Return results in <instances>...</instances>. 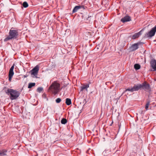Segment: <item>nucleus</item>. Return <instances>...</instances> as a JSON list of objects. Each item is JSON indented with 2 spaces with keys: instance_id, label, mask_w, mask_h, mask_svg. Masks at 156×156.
I'll return each instance as SVG.
<instances>
[{
  "instance_id": "nucleus-1",
  "label": "nucleus",
  "mask_w": 156,
  "mask_h": 156,
  "mask_svg": "<svg viewBox=\"0 0 156 156\" xmlns=\"http://www.w3.org/2000/svg\"><path fill=\"white\" fill-rule=\"evenodd\" d=\"M9 35H6V37L4 40V42L7 41L12 39L17 38L19 35L18 30H15L14 28L12 27L9 30Z\"/></svg>"
},
{
  "instance_id": "nucleus-2",
  "label": "nucleus",
  "mask_w": 156,
  "mask_h": 156,
  "mask_svg": "<svg viewBox=\"0 0 156 156\" xmlns=\"http://www.w3.org/2000/svg\"><path fill=\"white\" fill-rule=\"evenodd\" d=\"M6 94L10 95V99L11 100H16L19 96L20 93L16 90L7 88L5 90Z\"/></svg>"
},
{
  "instance_id": "nucleus-3",
  "label": "nucleus",
  "mask_w": 156,
  "mask_h": 156,
  "mask_svg": "<svg viewBox=\"0 0 156 156\" xmlns=\"http://www.w3.org/2000/svg\"><path fill=\"white\" fill-rule=\"evenodd\" d=\"M60 84L56 82L52 83L49 88V90L55 95L56 94L59 90Z\"/></svg>"
},
{
  "instance_id": "nucleus-4",
  "label": "nucleus",
  "mask_w": 156,
  "mask_h": 156,
  "mask_svg": "<svg viewBox=\"0 0 156 156\" xmlns=\"http://www.w3.org/2000/svg\"><path fill=\"white\" fill-rule=\"evenodd\" d=\"M156 32V25L149 32L146 33L144 35V37L145 38H151L154 36Z\"/></svg>"
},
{
  "instance_id": "nucleus-5",
  "label": "nucleus",
  "mask_w": 156,
  "mask_h": 156,
  "mask_svg": "<svg viewBox=\"0 0 156 156\" xmlns=\"http://www.w3.org/2000/svg\"><path fill=\"white\" fill-rule=\"evenodd\" d=\"M39 69V66L38 65H37L32 70H30L29 73H31V75H33L37 78Z\"/></svg>"
},
{
  "instance_id": "nucleus-6",
  "label": "nucleus",
  "mask_w": 156,
  "mask_h": 156,
  "mask_svg": "<svg viewBox=\"0 0 156 156\" xmlns=\"http://www.w3.org/2000/svg\"><path fill=\"white\" fill-rule=\"evenodd\" d=\"M141 89H143L146 91H149L151 90L150 86L149 84H147L144 82L141 84Z\"/></svg>"
},
{
  "instance_id": "nucleus-7",
  "label": "nucleus",
  "mask_w": 156,
  "mask_h": 156,
  "mask_svg": "<svg viewBox=\"0 0 156 156\" xmlns=\"http://www.w3.org/2000/svg\"><path fill=\"white\" fill-rule=\"evenodd\" d=\"M142 44V42H138L133 44L130 47V49L132 51H134L138 48L139 45Z\"/></svg>"
},
{
  "instance_id": "nucleus-8",
  "label": "nucleus",
  "mask_w": 156,
  "mask_h": 156,
  "mask_svg": "<svg viewBox=\"0 0 156 156\" xmlns=\"http://www.w3.org/2000/svg\"><path fill=\"white\" fill-rule=\"evenodd\" d=\"M151 67L153 69V71H156V60L155 59L151 60L150 62Z\"/></svg>"
},
{
  "instance_id": "nucleus-9",
  "label": "nucleus",
  "mask_w": 156,
  "mask_h": 156,
  "mask_svg": "<svg viewBox=\"0 0 156 156\" xmlns=\"http://www.w3.org/2000/svg\"><path fill=\"white\" fill-rule=\"evenodd\" d=\"M84 9V7L83 5H78L75 6L73 9L72 12L73 13H75L77 12L78 10L80 9Z\"/></svg>"
},
{
  "instance_id": "nucleus-10",
  "label": "nucleus",
  "mask_w": 156,
  "mask_h": 156,
  "mask_svg": "<svg viewBox=\"0 0 156 156\" xmlns=\"http://www.w3.org/2000/svg\"><path fill=\"white\" fill-rule=\"evenodd\" d=\"M130 20L131 18L129 16H126L121 19V21L123 23L125 22L129 21Z\"/></svg>"
},
{
  "instance_id": "nucleus-11",
  "label": "nucleus",
  "mask_w": 156,
  "mask_h": 156,
  "mask_svg": "<svg viewBox=\"0 0 156 156\" xmlns=\"http://www.w3.org/2000/svg\"><path fill=\"white\" fill-rule=\"evenodd\" d=\"M141 86L140 84H139L137 85H134V86L132 87L133 89H132V91H137L140 89H141Z\"/></svg>"
},
{
  "instance_id": "nucleus-12",
  "label": "nucleus",
  "mask_w": 156,
  "mask_h": 156,
  "mask_svg": "<svg viewBox=\"0 0 156 156\" xmlns=\"http://www.w3.org/2000/svg\"><path fill=\"white\" fill-rule=\"evenodd\" d=\"M142 30L140 31V32L134 34L132 37V38L134 39L137 38H138L140 35L142 34L141 33Z\"/></svg>"
},
{
  "instance_id": "nucleus-13",
  "label": "nucleus",
  "mask_w": 156,
  "mask_h": 156,
  "mask_svg": "<svg viewBox=\"0 0 156 156\" xmlns=\"http://www.w3.org/2000/svg\"><path fill=\"white\" fill-rule=\"evenodd\" d=\"M89 87V84L83 85L81 87L80 91H83L84 89H85L87 91V88Z\"/></svg>"
},
{
  "instance_id": "nucleus-14",
  "label": "nucleus",
  "mask_w": 156,
  "mask_h": 156,
  "mask_svg": "<svg viewBox=\"0 0 156 156\" xmlns=\"http://www.w3.org/2000/svg\"><path fill=\"white\" fill-rule=\"evenodd\" d=\"M7 151L6 150L3 149L0 151V156H4L6 155V153Z\"/></svg>"
},
{
  "instance_id": "nucleus-15",
  "label": "nucleus",
  "mask_w": 156,
  "mask_h": 156,
  "mask_svg": "<svg viewBox=\"0 0 156 156\" xmlns=\"http://www.w3.org/2000/svg\"><path fill=\"white\" fill-rule=\"evenodd\" d=\"M66 103L68 105H69L71 104V99L69 98H67L66 99Z\"/></svg>"
},
{
  "instance_id": "nucleus-16",
  "label": "nucleus",
  "mask_w": 156,
  "mask_h": 156,
  "mask_svg": "<svg viewBox=\"0 0 156 156\" xmlns=\"http://www.w3.org/2000/svg\"><path fill=\"white\" fill-rule=\"evenodd\" d=\"M109 151L108 150L105 151L102 153V154L105 156H110L109 154L108 153Z\"/></svg>"
},
{
  "instance_id": "nucleus-17",
  "label": "nucleus",
  "mask_w": 156,
  "mask_h": 156,
  "mask_svg": "<svg viewBox=\"0 0 156 156\" xmlns=\"http://www.w3.org/2000/svg\"><path fill=\"white\" fill-rule=\"evenodd\" d=\"M14 68V65L13 64L11 66V68H10V70H9V74H14V72L13 71Z\"/></svg>"
},
{
  "instance_id": "nucleus-18",
  "label": "nucleus",
  "mask_w": 156,
  "mask_h": 156,
  "mask_svg": "<svg viewBox=\"0 0 156 156\" xmlns=\"http://www.w3.org/2000/svg\"><path fill=\"white\" fill-rule=\"evenodd\" d=\"M140 68V66L138 64H136L134 65V68L136 70H138Z\"/></svg>"
},
{
  "instance_id": "nucleus-19",
  "label": "nucleus",
  "mask_w": 156,
  "mask_h": 156,
  "mask_svg": "<svg viewBox=\"0 0 156 156\" xmlns=\"http://www.w3.org/2000/svg\"><path fill=\"white\" fill-rule=\"evenodd\" d=\"M35 85V83H30L29 84L28 88H31L33 87Z\"/></svg>"
},
{
  "instance_id": "nucleus-20",
  "label": "nucleus",
  "mask_w": 156,
  "mask_h": 156,
  "mask_svg": "<svg viewBox=\"0 0 156 156\" xmlns=\"http://www.w3.org/2000/svg\"><path fill=\"white\" fill-rule=\"evenodd\" d=\"M67 122V120L66 119L63 118L61 120V123L62 124H65Z\"/></svg>"
},
{
  "instance_id": "nucleus-21",
  "label": "nucleus",
  "mask_w": 156,
  "mask_h": 156,
  "mask_svg": "<svg viewBox=\"0 0 156 156\" xmlns=\"http://www.w3.org/2000/svg\"><path fill=\"white\" fill-rule=\"evenodd\" d=\"M23 5L24 7L27 8L28 6V5L27 2H23Z\"/></svg>"
},
{
  "instance_id": "nucleus-22",
  "label": "nucleus",
  "mask_w": 156,
  "mask_h": 156,
  "mask_svg": "<svg viewBox=\"0 0 156 156\" xmlns=\"http://www.w3.org/2000/svg\"><path fill=\"white\" fill-rule=\"evenodd\" d=\"M14 74H9V81H11L12 80V78Z\"/></svg>"
},
{
  "instance_id": "nucleus-23",
  "label": "nucleus",
  "mask_w": 156,
  "mask_h": 156,
  "mask_svg": "<svg viewBox=\"0 0 156 156\" xmlns=\"http://www.w3.org/2000/svg\"><path fill=\"white\" fill-rule=\"evenodd\" d=\"M43 90V88L42 87H39L37 88V92H38L39 93H40V92H41V91Z\"/></svg>"
},
{
  "instance_id": "nucleus-24",
  "label": "nucleus",
  "mask_w": 156,
  "mask_h": 156,
  "mask_svg": "<svg viewBox=\"0 0 156 156\" xmlns=\"http://www.w3.org/2000/svg\"><path fill=\"white\" fill-rule=\"evenodd\" d=\"M61 101V99L60 98H58L55 100L56 102L57 103H60Z\"/></svg>"
},
{
  "instance_id": "nucleus-25",
  "label": "nucleus",
  "mask_w": 156,
  "mask_h": 156,
  "mask_svg": "<svg viewBox=\"0 0 156 156\" xmlns=\"http://www.w3.org/2000/svg\"><path fill=\"white\" fill-rule=\"evenodd\" d=\"M150 102L149 101H148L146 103L145 105V109L147 110V108H148L149 105H150Z\"/></svg>"
},
{
  "instance_id": "nucleus-26",
  "label": "nucleus",
  "mask_w": 156,
  "mask_h": 156,
  "mask_svg": "<svg viewBox=\"0 0 156 156\" xmlns=\"http://www.w3.org/2000/svg\"><path fill=\"white\" fill-rule=\"evenodd\" d=\"M132 89H133V88H128V89H126L125 91V92H126L127 91H130V92H133V91H132Z\"/></svg>"
},
{
  "instance_id": "nucleus-27",
  "label": "nucleus",
  "mask_w": 156,
  "mask_h": 156,
  "mask_svg": "<svg viewBox=\"0 0 156 156\" xmlns=\"http://www.w3.org/2000/svg\"><path fill=\"white\" fill-rule=\"evenodd\" d=\"M27 76H27V75H24V78L26 77H27Z\"/></svg>"
}]
</instances>
